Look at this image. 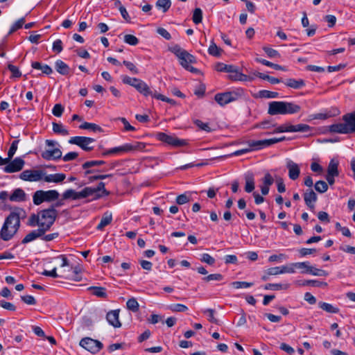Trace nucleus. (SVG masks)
<instances>
[{"mask_svg": "<svg viewBox=\"0 0 355 355\" xmlns=\"http://www.w3.org/2000/svg\"><path fill=\"white\" fill-rule=\"evenodd\" d=\"M283 83L286 86L295 89H298L305 86V82L302 79L295 80L293 78H288Z\"/></svg>", "mask_w": 355, "mask_h": 355, "instance_id": "nucleus-24", "label": "nucleus"}, {"mask_svg": "<svg viewBox=\"0 0 355 355\" xmlns=\"http://www.w3.org/2000/svg\"><path fill=\"white\" fill-rule=\"evenodd\" d=\"M263 50L264 52L267 54V55L270 58H280V53L275 49L268 47V46H263Z\"/></svg>", "mask_w": 355, "mask_h": 355, "instance_id": "nucleus-49", "label": "nucleus"}, {"mask_svg": "<svg viewBox=\"0 0 355 355\" xmlns=\"http://www.w3.org/2000/svg\"><path fill=\"white\" fill-rule=\"evenodd\" d=\"M290 287L289 284H267L264 286L266 290H287Z\"/></svg>", "mask_w": 355, "mask_h": 355, "instance_id": "nucleus-39", "label": "nucleus"}, {"mask_svg": "<svg viewBox=\"0 0 355 355\" xmlns=\"http://www.w3.org/2000/svg\"><path fill=\"white\" fill-rule=\"evenodd\" d=\"M58 216V211L53 206L41 210L37 214H33L29 217L28 225L31 227L38 226L44 232L49 231Z\"/></svg>", "mask_w": 355, "mask_h": 355, "instance_id": "nucleus-1", "label": "nucleus"}, {"mask_svg": "<svg viewBox=\"0 0 355 355\" xmlns=\"http://www.w3.org/2000/svg\"><path fill=\"white\" fill-rule=\"evenodd\" d=\"M44 175L41 170H25L20 173L19 178L24 181L37 182L43 179Z\"/></svg>", "mask_w": 355, "mask_h": 355, "instance_id": "nucleus-11", "label": "nucleus"}, {"mask_svg": "<svg viewBox=\"0 0 355 355\" xmlns=\"http://www.w3.org/2000/svg\"><path fill=\"white\" fill-rule=\"evenodd\" d=\"M105 164V162L103 160H92V161H87V162H85L82 165V167H83V168L86 169V171L85 173V175H88V174L93 173L94 172V170L89 169V168L94 167V166H101Z\"/></svg>", "mask_w": 355, "mask_h": 355, "instance_id": "nucleus-25", "label": "nucleus"}, {"mask_svg": "<svg viewBox=\"0 0 355 355\" xmlns=\"http://www.w3.org/2000/svg\"><path fill=\"white\" fill-rule=\"evenodd\" d=\"M168 309L173 312H184L188 309L187 306L182 304H171Z\"/></svg>", "mask_w": 355, "mask_h": 355, "instance_id": "nucleus-51", "label": "nucleus"}, {"mask_svg": "<svg viewBox=\"0 0 355 355\" xmlns=\"http://www.w3.org/2000/svg\"><path fill=\"white\" fill-rule=\"evenodd\" d=\"M126 306L128 309L132 311V312H137L139 309V303L134 297H132L127 301Z\"/></svg>", "mask_w": 355, "mask_h": 355, "instance_id": "nucleus-44", "label": "nucleus"}, {"mask_svg": "<svg viewBox=\"0 0 355 355\" xmlns=\"http://www.w3.org/2000/svg\"><path fill=\"white\" fill-rule=\"evenodd\" d=\"M64 112V107L61 104H55L52 110L54 116L60 117Z\"/></svg>", "mask_w": 355, "mask_h": 355, "instance_id": "nucleus-58", "label": "nucleus"}, {"mask_svg": "<svg viewBox=\"0 0 355 355\" xmlns=\"http://www.w3.org/2000/svg\"><path fill=\"white\" fill-rule=\"evenodd\" d=\"M234 71H235L231 72L230 73L228 76V79L234 81H247L248 80V76L239 72L237 67H235Z\"/></svg>", "mask_w": 355, "mask_h": 355, "instance_id": "nucleus-30", "label": "nucleus"}, {"mask_svg": "<svg viewBox=\"0 0 355 355\" xmlns=\"http://www.w3.org/2000/svg\"><path fill=\"white\" fill-rule=\"evenodd\" d=\"M53 131L56 133L61 135H68L69 131L64 128V127L61 123H58L55 122L53 123Z\"/></svg>", "mask_w": 355, "mask_h": 355, "instance_id": "nucleus-43", "label": "nucleus"}, {"mask_svg": "<svg viewBox=\"0 0 355 355\" xmlns=\"http://www.w3.org/2000/svg\"><path fill=\"white\" fill-rule=\"evenodd\" d=\"M135 88L137 92L145 96H151L154 97L155 93H153L148 85L141 79L139 80V82L135 85Z\"/></svg>", "mask_w": 355, "mask_h": 355, "instance_id": "nucleus-22", "label": "nucleus"}, {"mask_svg": "<svg viewBox=\"0 0 355 355\" xmlns=\"http://www.w3.org/2000/svg\"><path fill=\"white\" fill-rule=\"evenodd\" d=\"M89 291H92L93 295L101 297L107 298V294L106 293V288L101 286H91L88 288Z\"/></svg>", "mask_w": 355, "mask_h": 355, "instance_id": "nucleus-36", "label": "nucleus"}, {"mask_svg": "<svg viewBox=\"0 0 355 355\" xmlns=\"http://www.w3.org/2000/svg\"><path fill=\"white\" fill-rule=\"evenodd\" d=\"M124 42L130 45L135 46L139 43V40L135 35L128 34L124 35Z\"/></svg>", "mask_w": 355, "mask_h": 355, "instance_id": "nucleus-52", "label": "nucleus"}, {"mask_svg": "<svg viewBox=\"0 0 355 355\" xmlns=\"http://www.w3.org/2000/svg\"><path fill=\"white\" fill-rule=\"evenodd\" d=\"M286 167L288 169V176L292 180H295L299 178L300 169L299 166L291 160L287 162Z\"/></svg>", "mask_w": 355, "mask_h": 355, "instance_id": "nucleus-18", "label": "nucleus"}, {"mask_svg": "<svg viewBox=\"0 0 355 355\" xmlns=\"http://www.w3.org/2000/svg\"><path fill=\"white\" fill-rule=\"evenodd\" d=\"M276 138H271L268 139H263V140H257V141H248V146H250L252 149H257L260 150L265 147L271 146L272 144H277L276 143Z\"/></svg>", "mask_w": 355, "mask_h": 355, "instance_id": "nucleus-14", "label": "nucleus"}, {"mask_svg": "<svg viewBox=\"0 0 355 355\" xmlns=\"http://www.w3.org/2000/svg\"><path fill=\"white\" fill-rule=\"evenodd\" d=\"M315 189L319 193H324L328 189V184L323 180H319L315 184Z\"/></svg>", "mask_w": 355, "mask_h": 355, "instance_id": "nucleus-48", "label": "nucleus"}, {"mask_svg": "<svg viewBox=\"0 0 355 355\" xmlns=\"http://www.w3.org/2000/svg\"><path fill=\"white\" fill-rule=\"evenodd\" d=\"M192 20L194 24H198L202 22V11L200 8H196L193 10Z\"/></svg>", "mask_w": 355, "mask_h": 355, "instance_id": "nucleus-45", "label": "nucleus"}, {"mask_svg": "<svg viewBox=\"0 0 355 355\" xmlns=\"http://www.w3.org/2000/svg\"><path fill=\"white\" fill-rule=\"evenodd\" d=\"M9 71L12 73L13 77L19 78L21 76V73L19 70L18 67L15 65L9 64L8 66Z\"/></svg>", "mask_w": 355, "mask_h": 355, "instance_id": "nucleus-63", "label": "nucleus"}, {"mask_svg": "<svg viewBox=\"0 0 355 355\" xmlns=\"http://www.w3.org/2000/svg\"><path fill=\"white\" fill-rule=\"evenodd\" d=\"M52 49L54 52L59 53H60L63 48H62V42L61 40L58 39L55 41H54L53 44Z\"/></svg>", "mask_w": 355, "mask_h": 355, "instance_id": "nucleus-62", "label": "nucleus"}, {"mask_svg": "<svg viewBox=\"0 0 355 355\" xmlns=\"http://www.w3.org/2000/svg\"><path fill=\"white\" fill-rule=\"evenodd\" d=\"M80 345L92 354L98 352L103 347L101 342L88 337L81 339Z\"/></svg>", "mask_w": 355, "mask_h": 355, "instance_id": "nucleus-9", "label": "nucleus"}, {"mask_svg": "<svg viewBox=\"0 0 355 355\" xmlns=\"http://www.w3.org/2000/svg\"><path fill=\"white\" fill-rule=\"evenodd\" d=\"M80 272V267L78 266H75L74 268H73V275L71 277H70V279L76 282L80 281L82 279V277L79 275Z\"/></svg>", "mask_w": 355, "mask_h": 355, "instance_id": "nucleus-59", "label": "nucleus"}, {"mask_svg": "<svg viewBox=\"0 0 355 355\" xmlns=\"http://www.w3.org/2000/svg\"><path fill=\"white\" fill-rule=\"evenodd\" d=\"M168 50L178 57L180 64L185 69L190 65L189 64L196 62L195 57L182 49L178 44L169 47Z\"/></svg>", "mask_w": 355, "mask_h": 355, "instance_id": "nucleus-5", "label": "nucleus"}, {"mask_svg": "<svg viewBox=\"0 0 355 355\" xmlns=\"http://www.w3.org/2000/svg\"><path fill=\"white\" fill-rule=\"evenodd\" d=\"M112 220V214L105 212L99 223V224L97 225V230H102L103 228L108 225Z\"/></svg>", "mask_w": 355, "mask_h": 355, "instance_id": "nucleus-33", "label": "nucleus"}, {"mask_svg": "<svg viewBox=\"0 0 355 355\" xmlns=\"http://www.w3.org/2000/svg\"><path fill=\"white\" fill-rule=\"evenodd\" d=\"M25 215L23 209L17 208L10 212L6 218L0 231V237L5 241L10 240L17 232L20 227V218Z\"/></svg>", "mask_w": 355, "mask_h": 355, "instance_id": "nucleus-2", "label": "nucleus"}, {"mask_svg": "<svg viewBox=\"0 0 355 355\" xmlns=\"http://www.w3.org/2000/svg\"><path fill=\"white\" fill-rule=\"evenodd\" d=\"M41 156L46 160H56L61 158L62 151L59 148L46 150L42 153Z\"/></svg>", "mask_w": 355, "mask_h": 355, "instance_id": "nucleus-17", "label": "nucleus"}, {"mask_svg": "<svg viewBox=\"0 0 355 355\" xmlns=\"http://www.w3.org/2000/svg\"><path fill=\"white\" fill-rule=\"evenodd\" d=\"M281 268V273H294L295 272L294 263H290L288 265L280 266Z\"/></svg>", "mask_w": 355, "mask_h": 355, "instance_id": "nucleus-56", "label": "nucleus"}, {"mask_svg": "<svg viewBox=\"0 0 355 355\" xmlns=\"http://www.w3.org/2000/svg\"><path fill=\"white\" fill-rule=\"evenodd\" d=\"M285 114H295L300 111L301 107L292 102L284 101Z\"/></svg>", "mask_w": 355, "mask_h": 355, "instance_id": "nucleus-31", "label": "nucleus"}, {"mask_svg": "<svg viewBox=\"0 0 355 355\" xmlns=\"http://www.w3.org/2000/svg\"><path fill=\"white\" fill-rule=\"evenodd\" d=\"M18 143H19V140H14L12 141V143L11 144V146L8 152V156L9 157V158L12 159V157L15 155V153L17 149Z\"/></svg>", "mask_w": 355, "mask_h": 355, "instance_id": "nucleus-61", "label": "nucleus"}, {"mask_svg": "<svg viewBox=\"0 0 355 355\" xmlns=\"http://www.w3.org/2000/svg\"><path fill=\"white\" fill-rule=\"evenodd\" d=\"M245 191L247 193H251L254 189V175L252 173H248L245 175Z\"/></svg>", "mask_w": 355, "mask_h": 355, "instance_id": "nucleus-26", "label": "nucleus"}, {"mask_svg": "<svg viewBox=\"0 0 355 355\" xmlns=\"http://www.w3.org/2000/svg\"><path fill=\"white\" fill-rule=\"evenodd\" d=\"M268 113L270 115L285 114L284 101L269 103Z\"/></svg>", "mask_w": 355, "mask_h": 355, "instance_id": "nucleus-13", "label": "nucleus"}, {"mask_svg": "<svg viewBox=\"0 0 355 355\" xmlns=\"http://www.w3.org/2000/svg\"><path fill=\"white\" fill-rule=\"evenodd\" d=\"M201 261L208 263L209 265H214L215 263V259L210 256L209 254H203L202 255V258L200 259Z\"/></svg>", "mask_w": 355, "mask_h": 355, "instance_id": "nucleus-64", "label": "nucleus"}, {"mask_svg": "<svg viewBox=\"0 0 355 355\" xmlns=\"http://www.w3.org/2000/svg\"><path fill=\"white\" fill-rule=\"evenodd\" d=\"M236 66L232 64H226L223 62H218L215 66V69L219 72H226L230 73L234 72Z\"/></svg>", "mask_w": 355, "mask_h": 355, "instance_id": "nucleus-34", "label": "nucleus"}, {"mask_svg": "<svg viewBox=\"0 0 355 355\" xmlns=\"http://www.w3.org/2000/svg\"><path fill=\"white\" fill-rule=\"evenodd\" d=\"M291 126L292 128H291V130H292V132H308L311 130V128L309 125L304 123L292 125Z\"/></svg>", "mask_w": 355, "mask_h": 355, "instance_id": "nucleus-41", "label": "nucleus"}, {"mask_svg": "<svg viewBox=\"0 0 355 355\" xmlns=\"http://www.w3.org/2000/svg\"><path fill=\"white\" fill-rule=\"evenodd\" d=\"M318 199L316 193L313 189H307L304 193V200L306 206L311 211H313L315 209V202Z\"/></svg>", "mask_w": 355, "mask_h": 355, "instance_id": "nucleus-15", "label": "nucleus"}, {"mask_svg": "<svg viewBox=\"0 0 355 355\" xmlns=\"http://www.w3.org/2000/svg\"><path fill=\"white\" fill-rule=\"evenodd\" d=\"M24 23H25V18L24 17H21L19 19H18L11 26V28H10L9 32H8V35H11L13 33H15L16 31H17L18 29L21 28L23 26V25L24 24Z\"/></svg>", "mask_w": 355, "mask_h": 355, "instance_id": "nucleus-47", "label": "nucleus"}, {"mask_svg": "<svg viewBox=\"0 0 355 355\" xmlns=\"http://www.w3.org/2000/svg\"><path fill=\"white\" fill-rule=\"evenodd\" d=\"M59 197V193L56 190L43 191L38 190L33 196V201L35 205H41L44 202H51Z\"/></svg>", "mask_w": 355, "mask_h": 355, "instance_id": "nucleus-7", "label": "nucleus"}, {"mask_svg": "<svg viewBox=\"0 0 355 355\" xmlns=\"http://www.w3.org/2000/svg\"><path fill=\"white\" fill-rule=\"evenodd\" d=\"M79 128L82 130H92L94 132H103V130L101 127L96 123H92L84 122L79 126Z\"/></svg>", "mask_w": 355, "mask_h": 355, "instance_id": "nucleus-37", "label": "nucleus"}, {"mask_svg": "<svg viewBox=\"0 0 355 355\" xmlns=\"http://www.w3.org/2000/svg\"><path fill=\"white\" fill-rule=\"evenodd\" d=\"M139 78H131L130 76H122V82L124 83V84H126V85H129L133 87H135V85H137V83H138L139 82Z\"/></svg>", "mask_w": 355, "mask_h": 355, "instance_id": "nucleus-50", "label": "nucleus"}, {"mask_svg": "<svg viewBox=\"0 0 355 355\" xmlns=\"http://www.w3.org/2000/svg\"><path fill=\"white\" fill-rule=\"evenodd\" d=\"M24 164L25 162L21 158L17 157L8 162L4 168V171L8 173L18 172L23 168Z\"/></svg>", "mask_w": 355, "mask_h": 355, "instance_id": "nucleus-12", "label": "nucleus"}, {"mask_svg": "<svg viewBox=\"0 0 355 355\" xmlns=\"http://www.w3.org/2000/svg\"><path fill=\"white\" fill-rule=\"evenodd\" d=\"M66 178L64 173H55L46 175L43 177V179L46 182H55L59 183L62 182Z\"/></svg>", "mask_w": 355, "mask_h": 355, "instance_id": "nucleus-28", "label": "nucleus"}, {"mask_svg": "<svg viewBox=\"0 0 355 355\" xmlns=\"http://www.w3.org/2000/svg\"><path fill=\"white\" fill-rule=\"evenodd\" d=\"M85 193H83V189L80 191H76L75 190L70 189L66 190L62 193V200L72 199V200H79L84 198Z\"/></svg>", "mask_w": 355, "mask_h": 355, "instance_id": "nucleus-19", "label": "nucleus"}, {"mask_svg": "<svg viewBox=\"0 0 355 355\" xmlns=\"http://www.w3.org/2000/svg\"><path fill=\"white\" fill-rule=\"evenodd\" d=\"M171 6V0H157L156 2V7L158 9L162 10L163 12H166Z\"/></svg>", "mask_w": 355, "mask_h": 355, "instance_id": "nucleus-42", "label": "nucleus"}, {"mask_svg": "<svg viewBox=\"0 0 355 355\" xmlns=\"http://www.w3.org/2000/svg\"><path fill=\"white\" fill-rule=\"evenodd\" d=\"M119 317V310L110 311L106 315V319L109 324L115 328H119L121 326Z\"/></svg>", "mask_w": 355, "mask_h": 355, "instance_id": "nucleus-16", "label": "nucleus"}, {"mask_svg": "<svg viewBox=\"0 0 355 355\" xmlns=\"http://www.w3.org/2000/svg\"><path fill=\"white\" fill-rule=\"evenodd\" d=\"M244 95V89L239 87L231 91L218 93L215 95L214 99L220 106H225L228 103L239 100Z\"/></svg>", "mask_w": 355, "mask_h": 355, "instance_id": "nucleus-4", "label": "nucleus"}, {"mask_svg": "<svg viewBox=\"0 0 355 355\" xmlns=\"http://www.w3.org/2000/svg\"><path fill=\"white\" fill-rule=\"evenodd\" d=\"M295 284L299 286H311L313 287H326L327 286V283L324 282H321L319 280H298L295 282Z\"/></svg>", "mask_w": 355, "mask_h": 355, "instance_id": "nucleus-21", "label": "nucleus"}, {"mask_svg": "<svg viewBox=\"0 0 355 355\" xmlns=\"http://www.w3.org/2000/svg\"><path fill=\"white\" fill-rule=\"evenodd\" d=\"M31 67L35 69H40L43 73L49 75L53 72L52 69L47 64H42L39 62H33Z\"/></svg>", "mask_w": 355, "mask_h": 355, "instance_id": "nucleus-35", "label": "nucleus"}, {"mask_svg": "<svg viewBox=\"0 0 355 355\" xmlns=\"http://www.w3.org/2000/svg\"><path fill=\"white\" fill-rule=\"evenodd\" d=\"M123 64L133 74L139 73V70H138L137 67L132 62L124 60L123 62Z\"/></svg>", "mask_w": 355, "mask_h": 355, "instance_id": "nucleus-57", "label": "nucleus"}, {"mask_svg": "<svg viewBox=\"0 0 355 355\" xmlns=\"http://www.w3.org/2000/svg\"><path fill=\"white\" fill-rule=\"evenodd\" d=\"M318 306L320 309L327 311V313H338L339 312L338 308L335 307L332 304L327 302H320L318 303Z\"/></svg>", "mask_w": 355, "mask_h": 355, "instance_id": "nucleus-38", "label": "nucleus"}, {"mask_svg": "<svg viewBox=\"0 0 355 355\" xmlns=\"http://www.w3.org/2000/svg\"><path fill=\"white\" fill-rule=\"evenodd\" d=\"M94 141V139L93 138L81 136L72 137L69 140V144L77 145L85 151H91L93 150V147L89 146V144Z\"/></svg>", "mask_w": 355, "mask_h": 355, "instance_id": "nucleus-10", "label": "nucleus"}, {"mask_svg": "<svg viewBox=\"0 0 355 355\" xmlns=\"http://www.w3.org/2000/svg\"><path fill=\"white\" fill-rule=\"evenodd\" d=\"M46 232L43 231L42 229H37L29 232L21 241L23 244L28 243L31 242L37 238H41Z\"/></svg>", "mask_w": 355, "mask_h": 355, "instance_id": "nucleus-20", "label": "nucleus"}, {"mask_svg": "<svg viewBox=\"0 0 355 355\" xmlns=\"http://www.w3.org/2000/svg\"><path fill=\"white\" fill-rule=\"evenodd\" d=\"M259 96L265 98H275L279 96V93L268 90H261L259 92Z\"/></svg>", "mask_w": 355, "mask_h": 355, "instance_id": "nucleus-46", "label": "nucleus"}, {"mask_svg": "<svg viewBox=\"0 0 355 355\" xmlns=\"http://www.w3.org/2000/svg\"><path fill=\"white\" fill-rule=\"evenodd\" d=\"M156 137L160 141L173 147L183 146L187 144V141L186 140L180 139L175 135H167L164 132H158Z\"/></svg>", "mask_w": 355, "mask_h": 355, "instance_id": "nucleus-8", "label": "nucleus"}, {"mask_svg": "<svg viewBox=\"0 0 355 355\" xmlns=\"http://www.w3.org/2000/svg\"><path fill=\"white\" fill-rule=\"evenodd\" d=\"M9 200L12 202H23L26 200V193L22 189L18 188L13 191L9 196Z\"/></svg>", "mask_w": 355, "mask_h": 355, "instance_id": "nucleus-23", "label": "nucleus"}, {"mask_svg": "<svg viewBox=\"0 0 355 355\" xmlns=\"http://www.w3.org/2000/svg\"><path fill=\"white\" fill-rule=\"evenodd\" d=\"M223 52V50L217 46V45L215 44V42L212 40L211 42V44L208 49V53L209 55L214 56V57H220L221 55V53Z\"/></svg>", "mask_w": 355, "mask_h": 355, "instance_id": "nucleus-40", "label": "nucleus"}, {"mask_svg": "<svg viewBox=\"0 0 355 355\" xmlns=\"http://www.w3.org/2000/svg\"><path fill=\"white\" fill-rule=\"evenodd\" d=\"M232 285L235 288H248L254 285L252 282H233Z\"/></svg>", "mask_w": 355, "mask_h": 355, "instance_id": "nucleus-55", "label": "nucleus"}, {"mask_svg": "<svg viewBox=\"0 0 355 355\" xmlns=\"http://www.w3.org/2000/svg\"><path fill=\"white\" fill-rule=\"evenodd\" d=\"M338 162L334 159H332L329 163L327 168V174L331 176H338Z\"/></svg>", "mask_w": 355, "mask_h": 355, "instance_id": "nucleus-32", "label": "nucleus"}, {"mask_svg": "<svg viewBox=\"0 0 355 355\" xmlns=\"http://www.w3.org/2000/svg\"><path fill=\"white\" fill-rule=\"evenodd\" d=\"M154 98H157L158 100H161L162 101L168 103H170L171 105H175L176 104V102H175V100H173L172 98H169L168 97H166L165 96H164L162 94H160L155 93Z\"/></svg>", "mask_w": 355, "mask_h": 355, "instance_id": "nucleus-60", "label": "nucleus"}, {"mask_svg": "<svg viewBox=\"0 0 355 355\" xmlns=\"http://www.w3.org/2000/svg\"><path fill=\"white\" fill-rule=\"evenodd\" d=\"M55 69L60 74L63 76L68 75L70 71L69 67L60 60H58L55 62Z\"/></svg>", "mask_w": 355, "mask_h": 355, "instance_id": "nucleus-27", "label": "nucleus"}, {"mask_svg": "<svg viewBox=\"0 0 355 355\" xmlns=\"http://www.w3.org/2000/svg\"><path fill=\"white\" fill-rule=\"evenodd\" d=\"M294 266H295V269H304L305 270L302 271V273H308L309 268H310V264H309V262H308V261L297 262V263H294Z\"/></svg>", "mask_w": 355, "mask_h": 355, "instance_id": "nucleus-53", "label": "nucleus"}, {"mask_svg": "<svg viewBox=\"0 0 355 355\" xmlns=\"http://www.w3.org/2000/svg\"><path fill=\"white\" fill-rule=\"evenodd\" d=\"M134 149L135 147H133L131 144H126L121 146L114 147L111 149H109V153H110L112 155L129 152Z\"/></svg>", "mask_w": 355, "mask_h": 355, "instance_id": "nucleus-29", "label": "nucleus"}, {"mask_svg": "<svg viewBox=\"0 0 355 355\" xmlns=\"http://www.w3.org/2000/svg\"><path fill=\"white\" fill-rule=\"evenodd\" d=\"M105 184L103 182L98 183L96 187H87L83 189L85 193L84 198H89L88 201H93L98 200L103 196L110 195V192L105 188Z\"/></svg>", "mask_w": 355, "mask_h": 355, "instance_id": "nucleus-6", "label": "nucleus"}, {"mask_svg": "<svg viewBox=\"0 0 355 355\" xmlns=\"http://www.w3.org/2000/svg\"><path fill=\"white\" fill-rule=\"evenodd\" d=\"M223 279V277L221 274H211L202 278V280L208 282L210 281H221Z\"/></svg>", "mask_w": 355, "mask_h": 355, "instance_id": "nucleus-54", "label": "nucleus"}, {"mask_svg": "<svg viewBox=\"0 0 355 355\" xmlns=\"http://www.w3.org/2000/svg\"><path fill=\"white\" fill-rule=\"evenodd\" d=\"M343 123H338L328 126L331 133L352 134L355 132V111L347 113L342 117Z\"/></svg>", "mask_w": 355, "mask_h": 355, "instance_id": "nucleus-3", "label": "nucleus"}]
</instances>
